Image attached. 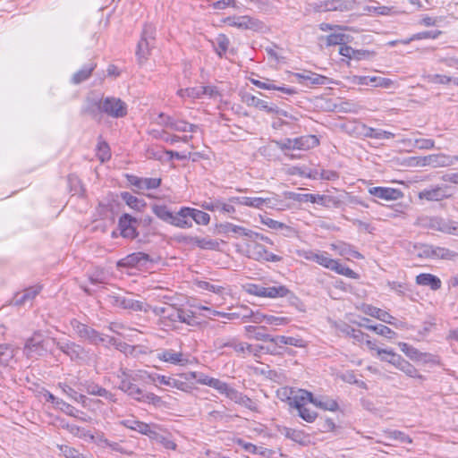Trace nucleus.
Listing matches in <instances>:
<instances>
[{
  "label": "nucleus",
  "mask_w": 458,
  "mask_h": 458,
  "mask_svg": "<svg viewBox=\"0 0 458 458\" xmlns=\"http://www.w3.org/2000/svg\"><path fill=\"white\" fill-rule=\"evenodd\" d=\"M295 76L309 81L310 85H323L327 81V78L323 75H319L311 72H309L307 74L295 73Z\"/></svg>",
  "instance_id": "obj_46"
},
{
  "label": "nucleus",
  "mask_w": 458,
  "mask_h": 458,
  "mask_svg": "<svg viewBox=\"0 0 458 458\" xmlns=\"http://www.w3.org/2000/svg\"><path fill=\"white\" fill-rule=\"evenodd\" d=\"M358 83L360 85H372L375 87H381L388 89L393 85V81L388 78L377 77V76H360L358 78Z\"/></svg>",
  "instance_id": "obj_25"
},
{
  "label": "nucleus",
  "mask_w": 458,
  "mask_h": 458,
  "mask_svg": "<svg viewBox=\"0 0 458 458\" xmlns=\"http://www.w3.org/2000/svg\"><path fill=\"white\" fill-rule=\"evenodd\" d=\"M155 44L144 41L141 44V40H139L137 45L136 55L139 62L141 64L148 59V55L150 54V49L154 47Z\"/></svg>",
  "instance_id": "obj_50"
},
{
  "label": "nucleus",
  "mask_w": 458,
  "mask_h": 458,
  "mask_svg": "<svg viewBox=\"0 0 458 458\" xmlns=\"http://www.w3.org/2000/svg\"><path fill=\"white\" fill-rule=\"evenodd\" d=\"M294 141L298 150H309L319 145L318 137L310 134L294 138Z\"/></svg>",
  "instance_id": "obj_30"
},
{
  "label": "nucleus",
  "mask_w": 458,
  "mask_h": 458,
  "mask_svg": "<svg viewBox=\"0 0 458 458\" xmlns=\"http://www.w3.org/2000/svg\"><path fill=\"white\" fill-rule=\"evenodd\" d=\"M403 373H405L410 377L418 378L420 380H424L425 377L419 373L418 369L411 364L409 361H405L402 366L401 369Z\"/></svg>",
  "instance_id": "obj_60"
},
{
  "label": "nucleus",
  "mask_w": 458,
  "mask_h": 458,
  "mask_svg": "<svg viewBox=\"0 0 458 458\" xmlns=\"http://www.w3.org/2000/svg\"><path fill=\"white\" fill-rule=\"evenodd\" d=\"M333 267L330 270L336 272L339 275L347 276L349 278L356 279L358 278V274L354 272L350 267L340 264L337 260H335V264L332 265Z\"/></svg>",
  "instance_id": "obj_55"
},
{
  "label": "nucleus",
  "mask_w": 458,
  "mask_h": 458,
  "mask_svg": "<svg viewBox=\"0 0 458 458\" xmlns=\"http://www.w3.org/2000/svg\"><path fill=\"white\" fill-rule=\"evenodd\" d=\"M452 193L449 192V187L447 185H435L426 188L418 193V198L420 200L427 201H442L449 199Z\"/></svg>",
  "instance_id": "obj_9"
},
{
  "label": "nucleus",
  "mask_w": 458,
  "mask_h": 458,
  "mask_svg": "<svg viewBox=\"0 0 458 458\" xmlns=\"http://www.w3.org/2000/svg\"><path fill=\"white\" fill-rule=\"evenodd\" d=\"M370 195L385 200H397L403 197V192L395 188L390 187H371L369 189Z\"/></svg>",
  "instance_id": "obj_17"
},
{
  "label": "nucleus",
  "mask_w": 458,
  "mask_h": 458,
  "mask_svg": "<svg viewBox=\"0 0 458 458\" xmlns=\"http://www.w3.org/2000/svg\"><path fill=\"white\" fill-rule=\"evenodd\" d=\"M266 203L265 198L261 197H245L244 206L262 209Z\"/></svg>",
  "instance_id": "obj_64"
},
{
  "label": "nucleus",
  "mask_w": 458,
  "mask_h": 458,
  "mask_svg": "<svg viewBox=\"0 0 458 458\" xmlns=\"http://www.w3.org/2000/svg\"><path fill=\"white\" fill-rule=\"evenodd\" d=\"M341 203V200L334 196L317 194V204L325 208H339Z\"/></svg>",
  "instance_id": "obj_49"
},
{
  "label": "nucleus",
  "mask_w": 458,
  "mask_h": 458,
  "mask_svg": "<svg viewBox=\"0 0 458 458\" xmlns=\"http://www.w3.org/2000/svg\"><path fill=\"white\" fill-rule=\"evenodd\" d=\"M118 378L120 379L118 388L127 394L131 398L138 402L154 404L155 406H159L162 403L160 396L153 393H146L135 385L134 378L124 370L121 371V374L118 375Z\"/></svg>",
  "instance_id": "obj_2"
},
{
  "label": "nucleus",
  "mask_w": 458,
  "mask_h": 458,
  "mask_svg": "<svg viewBox=\"0 0 458 458\" xmlns=\"http://www.w3.org/2000/svg\"><path fill=\"white\" fill-rule=\"evenodd\" d=\"M364 312L367 315L376 318L386 324H392V319H394V317L387 311L371 305H367L364 309Z\"/></svg>",
  "instance_id": "obj_34"
},
{
  "label": "nucleus",
  "mask_w": 458,
  "mask_h": 458,
  "mask_svg": "<svg viewBox=\"0 0 458 458\" xmlns=\"http://www.w3.org/2000/svg\"><path fill=\"white\" fill-rule=\"evenodd\" d=\"M353 4L352 0H327L315 4L314 9L317 12H346L352 10Z\"/></svg>",
  "instance_id": "obj_12"
},
{
  "label": "nucleus",
  "mask_w": 458,
  "mask_h": 458,
  "mask_svg": "<svg viewBox=\"0 0 458 458\" xmlns=\"http://www.w3.org/2000/svg\"><path fill=\"white\" fill-rule=\"evenodd\" d=\"M191 220L198 225H207L210 221V216L201 210L190 208Z\"/></svg>",
  "instance_id": "obj_51"
},
{
  "label": "nucleus",
  "mask_w": 458,
  "mask_h": 458,
  "mask_svg": "<svg viewBox=\"0 0 458 458\" xmlns=\"http://www.w3.org/2000/svg\"><path fill=\"white\" fill-rule=\"evenodd\" d=\"M382 354L389 355V363L398 369H401L402 366L406 361V360H404L400 354L394 352L391 349H377V355Z\"/></svg>",
  "instance_id": "obj_43"
},
{
  "label": "nucleus",
  "mask_w": 458,
  "mask_h": 458,
  "mask_svg": "<svg viewBox=\"0 0 458 458\" xmlns=\"http://www.w3.org/2000/svg\"><path fill=\"white\" fill-rule=\"evenodd\" d=\"M157 358L162 361L174 365H183L187 361V359L183 357L182 352H176L172 349L163 350L158 352Z\"/></svg>",
  "instance_id": "obj_23"
},
{
  "label": "nucleus",
  "mask_w": 458,
  "mask_h": 458,
  "mask_svg": "<svg viewBox=\"0 0 458 458\" xmlns=\"http://www.w3.org/2000/svg\"><path fill=\"white\" fill-rule=\"evenodd\" d=\"M152 212L163 222L171 224L174 212H172L167 206L154 204L151 207Z\"/></svg>",
  "instance_id": "obj_38"
},
{
  "label": "nucleus",
  "mask_w": 458,
  "mask_h": 458,
  "mask_svg": "<svg viewBox=\"0 0 458 458\" xmlns=\"http://www.w3.org/2000/svg\"><path fill=\"white\" fill-rule=\"evenodd\" d=\"M50 347L49 340L41 339L40 335H34L27 340L24 352L29 358L45 355Z\"/></svg>",
  "instance_id": "obj_11"
},
{
  "label": "nucleus",
  "mask_w": 458,
  "mask_h": 458,
  "mask_svg": "<svg viewBox=\"0 0 458 458\" xmlns=\"http://www.w3.org/2000/svg\"><path fill=\"white\" fill-rule=\"evenodd\" d=\"M183 242L187 244H193L202 250H217L219 242L216 240L199 237L186 236L183 238Z\"/></svg>",
  "instance_id": "obj_22"
},
{
  "label": "nucleus",
  "mask_w": 458,
  "mask_h": 458,
  "mask_svg": "<svg viewBox=\"0 0 458 458\" xmlns=\"http://www.w3.org/2000/svg\"><path fill=\"white\" fill-rule=\"evenodd\" d=\"M226 21L229 26L241 30L262 32L267 29L266 24L262 21L249 15L228 17Z\"/></svg>",
  "instance_id": "obj_6"
},
{
  "label": "nucleus",
  "mask_w": 458,
  "mask_h": 458,
  "mask_svg": "<svg viewBox=\"0 0 458 458\" xmlns=\"http://www.w3.org/2000/svg\"><path fill=\"white\" fill-rule=\"evenodd\" d=\"M157 379L161 385L168 386L180 390H184L186 386V384L181 380L164 375H157Z\"/></svg>",
  "instance_id": "obj_53"
},
{
  "label": "nucleus",
  "mask_w": 458,
  "mask_h": 458,
  "mask_svg": "<svg viewBox=\"0 0 458 458\" xmlns=\"http://www.w3.org/2000/svg\"><path fill=\"white\" fill-rule=\"evenodd\" d=\"M178 322L192 327L198 325V322L193 316V312L183 309H181L180 310Z\"/></svg>",
  "instance_id": "obj_59"
},
{
  "label": "nucleus",
  "mask_w": 458,
  "mask_h": 458,
  "mask_svg": "<svg viewBox=\"0 0 458 458\" xmlns=\"http://www.w3.org/2000/svg\"><path fill=\"white\" fill-rule=\"evenodd\" d=\"M121 425L124 426L127 428L135 430L142 435L148 436L151 439H156L158 436L156 430H153L150 425L137 420L134 418L126 419L122 420Z\"/></svg>",
  "instance_id": "obj_16"
},
{
  "label": "nucleus",
  "mask_w": 458,
  "mask_h": 458,
  "mask_svg": "<svg viewBox=\"0 0 458 458\" xmlns=\"http://www.w3.org/2000/svg\"><path fill=\"white\" fill-rule=\"evenodd\" d=\"M97 155L101 162L108 160L111 157L110 148L106 141H99L97 146Z\"/></svg>",
  "instance_id": "obj_61"
},
{
  "label": "nucleus",
  "mask_w": 458,
  "mask_h": 458,
  "mask_svg": "<svg viewBox=\"0 0 458 458\" xmlns=\"http://www.w3.org/2000/svg\"><path fill=\"white\" fill-rule=\"evenodd\" d=\"M272 344H274L273 347L267 346H257L258 351L266 350L267 353L270 354H278L281 353L279 349H284V345H286V336L285 335H276L272 336L269 335L268 341Z\"/></svg>",
  "instance_id": "obj_28"
},
{
  "label": "nucleus",
  "mask_w": 458,
  "mask_h": 458,
  "mask_svg": "<svg viewBox=\"0 0 458 458\" xmlns=\"http://www.w3.org/2000/svg\"><path fill=\"white\" fill-rule=\"evenodd\" d=\"M311 403H313L315 406L318 408L331 411L338 410L339 407L336 401L329 398L313 397V399L311 400Z\"/></svg>",
  "instance_id": "obj_44"
},
{
  "label": "nucleus",
  "mask_w": 458,
  "mask_h": 458,
  "mask_svg": "<svg viewBox=\"0 0 458 458\" xmlns=\"http://www.w3.org/2000/svg\"><path fill=\"white\" fill-rule=\"evenodd\" d=\"M212 45L216 55L223 58L228 50L230 40L226 35L218 34L215 40L212 41Z\"/></svg>",
  "instance_id": "obj_33"
},
{
  "label": "nucleus",
  "mask_w": 458,
  "mask_h": 458,
  "mask_svg": "<svg viewBox=\"0 0 458 458\" xmlns=\"http://www.w3.org/2000/svg\"><path fill=\"white\" fill-rule=\"evenodd\" d=\"M370 328L371 331H374L376 334L385 336L386 338L388 339H392L396 335V333L394 330L382 324L375 325V327Z\"/></svg>",
  "instance_id": "obj_62"
},
{
  "label": "nucleus",
  "mask_w": 458,
  "mask_h": 458,
  "mask_svg": "<svg viewBox=\"0 0 458 458\" xmlns=\"http://www.w3.org/2000/svg\"><path fill=\"white\" fill-rule=\"evenodd\" d=\"M340 331L345 334L346 335L353 338L357 342H363L366 336V335L362 331H360V329H355L347 324H344L340 327ZM367 337H369V335H367Z\"/></svg>",
  "instance_id": "obj_52"
},
{
  "label": "nucleus",
  "mask_w": 458,
  "mask_h": 458,
  "mask_svg": "<svg viewBox=\"0 0 458 458\" xmlns=\"http://www.w3.org/2000/svg\"><path fill=\"white\" fill-rule=\"evenodd\" d=\"M327 47L340 45L343 46L350 41V36L344 33H332L325 37Z\"/></svg>",
  "instance_id": "obj_45"
},
{
  "label": "nucleus",
  "mask_w": 458,
  "mask_h": 458,
  "mask_svg": "<svg viewBox=\"0 0 458 458\" xmlns=\"http://www.w3.org/2000/svg\"><path fill=\"white\" fill-rule=\"evenodd\" d=\"M121 197L129 207L136 210H141L146 206V202L143 199H138L130 192H122Z\"/></svg>",
  "instance_id": "obj_48"
},
{
  "label": "nucleus",
  "mask_w": 458,
  "mask_h": 458,
  "mask_svg": "<svg viewBox=\"0 0 458 458\" xmlns=\"http://www.w3.org/2000/svg\"><path fill=\"white\" fill-rule=\"evenodd\" d=\"M213 345L216 350H222L225 347L232 348L239 355L244 354L246 352L251 353L254 348L251 344L239 341L237 337H218L214 340Z\"/></svg>",
  "instance_id": "obj_7"
},
{
  "label": "nucleus",
  "mask_w": 458,
  "mask_h": 458,
  "mask_svg": "<svg viewBox=\"0 0 458 458\" xmlns=\"http://www.w3.org/2000/svg\"><path fill=\"white\" fill-rule=\"evenodd\" d=\"M111 303L124 310H130L132 311H143L144 313L149 312L148 303H144L139 300H135L128 295H113L110 296Z\"/></svg>",
  "instance_id": "obj_8"
},
{
  "label": "nucleus",
  "mask_w": 458,
  "mask_h": 458,
  "mask_svg": "<svg viewBox=\"0 0 458 458\" xmlns=\"http://www.w3.org/2000/svg\"><path fill=\"white\" fill-rule=\"evenodd\" d=\"M454 165V157L443 153L431 155V166L432 167H445Z\"/></svg>",
  "instance_id": "obj_42"
},
{
  "label": "nucleus",
  "mask_w": 458,
  "mask_h": 458,
  "mask_svg": "<svg viewBox=\"0 0 458 458\" xmlns=\"http://www.w3.org/2000/svg\"><path fill=\"white\" fill-rule=\"evenodd\" d=\"M138 220L129 214H123L120 216L118 221V227L120 234L123 238L134 239L139 235L136 225Z\"/></svg>",
  "instance_id": "obj_13"
},
{
  "label": "nucleus",
  "mask_w": 458,
  "mask_h": 458,
  "mask_svg": "<svg viewBox=\"0 0 458 458\" xmlns=\"http://www.w3.org/2000/svg\"><path fill=\"white\" fill-rule=\"evenodd\" d=\"M170 225L179 228L191 227L190 208L182 207L178 212L174 213Z\"/></svg>",
  "instance_id": "obj_21"
},
{
  "label": "nucleus",
  "mask_w": 458,
  "mask_h": 458,
  "mask_svg": "<svg viewBox=\"0 0 458 458\" xmlns=\"http://www.w3.org/2000/svg\"><path fill=\"white\" fill-rule=\"evenodd\" d=\"M70 325L78 337L84 341H88L90 344L98 345L100 344H104L107 340L109 344L117 345L116 339L114 337L106 336L76 318H72L70 321Z\"/></svg>",
  "instance_id": "obj_3"
},
{
  "label": "nucleus",
  "mask_w": 458,
  "mask_h": 458,
  "mask_svg": "<svg viewBox=\"0 0 458 458\" xmlns=\"http://www.w3.org/2000/svg\"><path fill=\"white\" fill-rule=\"evenodd\" d=\"M266 203H264V207L268 208H273L276 210H286L291 208V204L283 200L276 194H272L271 197L265 198Z\"/></svg>",
  "instance_id": "obj_37"
},
{
  "label": "nucleus",
  "mask_w": 458,
  "mask_h": 458,
  "mask_svg": "<svg viewBox=\"0 0 458 458\" xmlns=\"http://www.w3.org/2000/svg\"><path fill=\"white\" fill-rule=\"evenodd\" d=\"M218 393L225 394L227 398L233 401L235 403H240L243 394L236 390L235 388L230 386L227 383L222 382L219 389L217 390Z\"/></svg>",
  "instance_id": "obj_39"
},
{
  "label": "nucleus",
  "mask_w": 458,
  "mask_h": 458,
  "mask_svg": "<svg viewBox=\"0 0 458 458\" xmlns=\"http://www.w3.org/2000/svg\"><path fill=\"white\" fill-rule=\"evenodd\" d=\"M96 67L97 64L95 62H89L72 75L71 81L77 85L87 81Z\"/></svg>",
  "instance_id": "obj_26"
},
{
  "label": "nucleus",
  "mask_w": 458,
  "mask_h": 458,
  "mask_svg": "<svg viewBox=\"0 0 458 458\" xmlns=\"http://www.w3.org/2000/svg\"><path fill=\"white\" fill-rule=\"evenodd\" d=\"M313 394L307 391V390H303V389H300L297 393V394H295L293 397V400L292 402L290 403V404L294 407V404H296V403H299L302 405H305V403L306 402H310L311 403V400L313 399Z\"/></svg>",
  "instance_id": "obj_56"
},
{
  "label": "nucleus",
  "mask_w": 458,
  "mask_h": 458,
  "mask_svg": "<svg viewBox=\"0 0 458 458\" xmlns=\"http://www.w3.org/2000/svg\"><path fill=\"white\" fill-rule=\"evenodd\" d=\"M332 250H336L341 256H349L357 259H364L363 255L360 254L355 248L344 242H339L331 245Z\"/></svg>",
  "instance_id": "obj_27"
},
{
  "label": "nucleus",
  "mask_w": 458,
  "mask_h": 458,
  "mask_svg": "<svg viewBox=\"0 0 458 458\" xmlns=\"http://www.w3.org/2000/svg\"><path fill=\"white\" fill-rule=\"evenodd\" d=\"M441 34H442V31H440V30H431V31L419 32V33H416V34L412 35V37H411L409 39L403 40V44H409L412 40H420V39H423V38L436 39Z\"/></svg>",
  "instance_id": "obj_57"
},
{
  "label": "nucleus",
  "mask_w": 458,
  "mask_h": 458,
  "mask_svg": "<svg viewBox=\"0 0 458 458\" xmlns=\"http://www.w3.org/2000/svg\"><path fill=\"white\" fill-rule=\"evenodd\" d=\"M266 329L267 328L265 327H245V331L249 338L263 342H267L269 337V335L266 333Z\"/></svg>",
  "instance_id": "obj_36"
},
{
  "label": "nucleus",
  "mask_w": 458,
  "mask_h": 458,
  "mask_svg": "<svg viewBox=\"0 0 458 458\" xmlns=\"http://www.w3.org/2000/svg\"><path fill=\"white\" fill-rule=\"evenodd\" d=\"M140 40H141V44H143L144 41L155 44L156 27L152 24H145L142 29Z\"/></svg>",
  "instance_id": "obj_54"
},
{
  "label": "nucleus",
  "mask_w": 458,
  "mask_h": 458,
  "mask_svg": "<svg viewBox=\"0 0 458 458\" xmlns=\"http://www.w3.org/2000/svg\"><path fill=\"white\" fill-rule=\"evenodd\" d=\"M14 355V349L11 345L0 344V374L4 369L11 367Z\"/></svg>",
  "instance_id": "obj_31"
},
{
  "label": "nucleus",
  "mask_w": 458,
  "mask_h": 458,
  "mask_svg": "<svg viewBox=\"0 0 458 458\" xmlns=\"http://www.w3.org/2000/svg\"><path fill=\"white\" fill-rule=\"evenodd\" d=\"M181 309L177 308L174 304H168L166 306V315L163 320L162 325L171 328H174V324L178 322L179 313Z\"/></svg>",
  "instance_id": "obj_35"
},
{
  "label": "nucleus",
  "mask_w": 458,
  "mask_h": 458,
  "mask_svg": "<svg viewBox=\"0 0 458 458\" xmlns=\"http://www.w3.org/2000/svg\"><path fill=\"white\" fill-rule=\"evenodd\" d=\"M149 261H152V259L148 254L144 252H135L120 260L118 265L128 267H145Z\"/></svg>",
  "instance_id": "obj_18"
},
{
  "label": "nucleus",
  "mask_w": 458,
  "mask_h": 458,
  "mask_svg": "<svg viewBox=\"0 0 458 458\" xmlns=\"http://www.w3.org/2000/svg\"><path fill=\"white\" fill-rule=\"evenodd\" d=\"M50 341L72 360L77 361L83 359L85 350L81 345L68 340L58 341L52 338Z\"/></svg>",
  "instance_id": "obj_10"
},
{
  "label": "nucleus",
  "mask_w": 458,
  "mask_h": 458,
  "mask_svg": "<svg viewBox=\"0 0 458 458\" xmlns=\"http://www.w3.org/2000/svg\"><path fill=\"white\" fill-rule=\"evenodd\" d=\"M294 408L298 411L299 416L307 422H313L318 417V413L306 407V405L296 403Z\"/></svg>",
  "instance_id": "obj_47"
},
{
  "label": "nucleus",
  "mask_w": 458,
  "mask_h": 458,
  "mask_svg": "<svg viewBox=\"0 0 458 458\" xmlns=\"http://www.w3.org/2000/svg\"><path fill=\"white\" fill-rule=\"evenodd\" d=\"M398 346L400 347L401 351L411 360L422 361L423 363L436 362V356L430 353L421 352L407 343L400 342Z\"/></svg>",
  "instance_id": "obj_14"
},
{
  "label": "nucleus",
  "mask_w": 458,
  "mask_h": 458,
  "mask_svg": "<svg viewBox=\"0 0 458 458\" xmlns=\"http://www.w3.org/2000/svg\"><path fill=\"white\" fill-rule=\"evenodd\" d=\"M248 293L264 298H281L288 297V300L294 304L299 299L284 285L263 286L260 284H251L248 286Z\"/></svg>",
  "instance_id": "obj_4"
},
{
  "label": "nucleus",
  "mask_w": 458,
  "mask_h": 458,
  "mask_svg": "<svg viewBox=\"0 0 458 458\" xmlns=\"http://www.w3.org/2000/svg\"><path fill=\"white\" fill-rule=\"evenodd\" d=\"M81 113L90 116L97 122L102 120L103 114L112 118H123L127 114V105L122 99L114 97H88Z\"/></svg>",
  "instance_id": "obj_1"
},
{
  "label": "nucleus",
  "mask_w": 458,
  "mask_h": 458,
  "mask_svg": "<svg viewBox=\"0 0 458 458\" xmlns=\"http://www.w3.org/2000/svg\"><path fill=\"white\" fill-rule=\"evenodd\" d=\"M242 101L248 106H254L259 110L266 111L268 114H272L276 111V106H270L267 101H264L250 93H244L242 96Z\"/></svg>",
  "instance_id": "obj_20"
},
{
  "label": "nucleus",
  "mask_w": 458,
  "mask_h": 458,
  "mask_svg": "<svg viewBox=\"0 0 458 458\" xmlns=\"http://www.w3.org/2000/svg\"><path fill=\"white\" fill-rule=\"evenodd\" d=\"M254 249L257 250L258 259L261 258L266 259L267 261L276 262L281 259V258L274 253L268 252L266 250L265 247L261 244H256Z\"/></svg>",
  "instance_id": "obj_58"
},
{
  "label": "nucleus",
  "mask_w": 458,
  "mask_h": 458,
  "mask_svg": "<svg viewBox=\"0 0 458 458\" xmlns=\"http://www.w3.org/2000/svg\"><path fill=\"white\" fill-rule=\"evenodd\" d=\"M218 393L225 394L227 398L233 401L235 403H240L243 394L236 390L235 388L230 386L227 383L222 382L219 389L217 390Z\"/></svg>",
  "instance_id": "obj_40"
},
{
  "label": "nucleus",
  "mask_w": 458,
  "mask_h": 458,
  "mask_svg": "<svg viewBox=\"0 0 458 458\" xmlns=\"http://www.w3.org/2000/svg\"><path fill=\"white\" fill-rule=\"evenodd\" d=\"M416 284L422 286H428L431 290L437 291L441 288L442 282L435 275L421 273L416 276Z\"/></svg>",
  "instance_id": "obj_24"
},
{
  "label": "nucleus",
  "mask_w": 458,
  "mask_h": 458,
  "mask_svg": "<svg viewBox=\"0 0 458 458\" xmlns=\"http://www.w3.org/2000/svg\"><path fill=\"white\" fill-rule=\"evenodd\" d=\"M419 225L426 229L458 236V222L438 216H425L419 218Z\"/></svg>",
  "instance_id": "obj_5"
},
{
  "label": "nucleus",
  "mask_w": 458,
  "mask_h": 458,
  "mask_svg": "<svg viewBox=\"0 0 458 458\" xmlns=\"http://www.w3.org/2000/svg\"><path fill=\"white\" fill-rule=\"evenodd\" d=\"M281 433L286 437L289 438L300 445H305L309 442V436L306 435L303 431L293 429L290 428H284Z\"/></svg>",
  "instance_id": "obj_32"
},
{
  "label": "nucleus",
  "mask_w": 458,
  "mask_h": 458,
  "mask_svg": "<svg viewBox=\"0 0 458 458\" xmlns=\"http://www.w3.org/2000/svg\"><path fill=\"white\" fill-rule=\"evenodd\" d=\"M191 378H194L197 380L198 383L205 385V386H208L216 389V391L219 389V386H220L221 383L223 382L222 380H220L218 378L211 377H208L204 374H199V377H198L197 372H191Z\"/></svg>",
  "instance_id": "obj_41"
},
{
  "label": "nucleus",
  "mask_w": 458,
  "mask_h": 458,
  "mask_svg": "<svg viewBox=\"0 0 458 458\" xmlns=\"http://www.w3.org/2000/svg\"><path fill=\"white\" fill-rule=\"evenodd\" d=\"M201 207L209 211H220L222 213L233 214L235 213V208L231 204L222 202L220 199L212 201H205Z\"/></svg>",
  "instance_id": "obj_29"
},
{
  "label": "nucleus",
  "mask_w": 458,
  "mask_h": 458,
  "mask_svg": "<svg viewBox=\"0 0 458 458\" xmlns=\"http://www.w3.org/2000/svg\"><path fill=\"white\" fill-rule=\"evenodd\" d=\"M42 286L39 284L26 288L22 293H18L13 298V303L16 306L25 305L31 302L34 298L41 292Z\"/></svg>",
  "instance_id": "obj_19"
},
{
  "label": "nucleus",
  "mask_w": 458,
  "mask_h": 458,
  "mask_svg": "<svg viewBox=\"0 0 458 458\" xmlns=\"http://www.w3.org/2000/svg\"><path fill=\"white\" fill-rule=\"evenodd\" d=\"M299 256L306 260L316 262L328 269L333 267L332 265L335 264V259H331L326 251L301 250L299 252Z\"/></svg>",
  "instance_id": "obj_15"
},
{
  "label": "nucleus",
  "mask_w": 458,
  "mask_h": 458,
  "mask_svg": "<svg viewBox=\"0 0 458 458\" xmlns=\"http://www.w3.org/2000/svg\"><path fill=\"white\" fill-rule=\"evenodd\" d=\"M173 130L177 131H191L194 132L197 131L198 126L195 124L189 123L183 120H175Z\"/></svg>",
  "instance_id": "obj_63"
}]
</instances>
